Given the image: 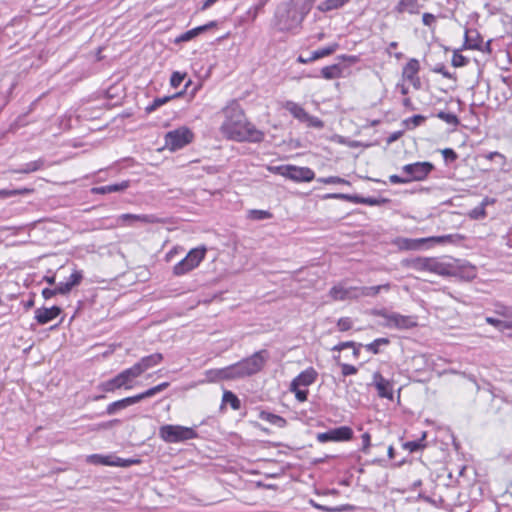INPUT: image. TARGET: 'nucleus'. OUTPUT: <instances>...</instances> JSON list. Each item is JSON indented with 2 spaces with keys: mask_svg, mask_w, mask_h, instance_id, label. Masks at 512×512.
<instances>
[{
  "mask_svg": "<svg viewBox=\"0 0 512 512\" xmlns=\"http://www.w3.org/2000/svg\"><path fill=\"white\" fill-rule=\"evenodd\" d=\"M225 120L220 130L228 139L238 142L259 143L264 139V133L248 122L240 106L233 102L223 109Z\"/></svg>",
  "mask_w": 512,
  "mask_h": 512,
  "instance_id": "f257e3e1",
  "label": "nucleus"
},
{
  "mask_svg": "<svg viewBox=\"0 0 512 512\" xmlns=\"http://www.w3.org/2000/svg\"><path fill=\"white\" fill-rule=\"evenodd\" d=\"M275 26L279 31H290L301 25L304 17L287 1L279 4L275 11Z\"/></svg>",
  "mask_w": 512,
  "mask_h": 512,
  "instance_id": "f03ea898",
  "label": "nucleus"
},
{
  "mask_svg": "<svg viewBox=\"0 0 512 512\" xmlns=\"http://www.w3.org/2000/svg\"><path fill=\"white\" fill-rule=\"evenodd\" d=\"M159 436L166 443H179L195 439L198 434L190 427L167 424L159 428Z\"/></svg>",
  "mask_w": 512,
  "mask_h": 512,
  "instance_id": "7ed1b4c3",
  "label": "nucleus"
},
{
  "mask_svg": "<svg viewBox=\"0 0 512 512\" xmlns=\"http://www.w3.org/2000/svg\"><path fill=\"white\" fill-rule=\"evenodd\" d=\"M139 377L136 373L135 369L132 367L127 368L123 371H121L119 374H117L115 377L101 382L98 385V389L103 392H114L115 390L124 388V389H131L132 382L135 378Z\"/></svg>",
  "mask_w": 512,
  "mask_h": 512,
  "instance_id": "20e7f679",
  "label": "nucleus"
},
{
  "mask_svg": "<svg viewBox=\"0 0 512 512\" xmlns=\"http://www.w3.org/2000/svg\"><path fill=\"white\" fill-rule=\"evenodd\" d=\"M206 255V248L191 249L188 254L173 267V275L183 276L199 266Z\"/></svg>",
  "mask_w": 512,
  "mask_h": 512,
  "instance_id": "39448f33",
  "label": "nucleus"
},
{
  "mask_svg": "<svg viewBox=\"0 0 512 512\" xmlns=\"http://www.w3.org/2000/svg\"><path fill=\"white\" fill-rule=\"evenodd\" d=\"M269 358V353L267 350L263 349L255 352L250 357L244 358L237 362L238 368H240V372L243 377H249L260 372L265 363Z\"/></svg>",
  "mask_w": 512,
  "mask_h": 512,
  "instance_id": "423d86ee",
  "label": "nucleus"
},
{
  "mask_svg": "<svg viewBox=\"0 0 512 512\" xmlns=\"http://www.w3.org/2000/svg\"><path fill=\"white\" fill-rule=\"evenodd\" d=\"M193 133L187 127H180L178 129L169 131L165 135V147L171 151H177L193 140Z\"/></svg>",
  "mask_w": 512,
  "mask_h": 512,
  "instance_id": "0eeeda50",
  "label": "nucleus"
},
{
  "mask_svg": "<svg viewBox=\"0 0 512 512\" xmlns=\"http://www.w3.org/2000/svg\"><path fill=\"white\" fill-rule=\"evenodd\" d=\"M276 171L294 182H310L315 178V172L309 167L283 165L276 167Z\"/></svg>",
  "mask_w": 512,
  "mask_h": 512,
  "instance_id": "6e6552de",
  "label": "nucleus"
},
{
  "mask_svg": "<svg viewBox=\"0 0 512 512\" xmlns=\"http://www.w3.org/2000/svg\"><path fill=\"white\" fill-rule=\"evenodd\" d=\"M434 169V166L430 162H415L407 164L402 167V171L407 175L408 183L411 181H422Z\"/></svg>",
  "mask_w": 512,
  "mask_h": 512,
  "instance_id": "1a4fd4ad",
  "label": "nucleus"
},
{
  "mask_svg": "<svg viewBox=\"0 0 512 512\" xmlns=\"http://www.w3.org/2000/svg\"><path fill=\"white\" fill-rule=\"evenodd\" d=\"M353 430L348 426H340L334 429H330L323 433L317 434V440L320 443L326 442H343L349 441L353 438Z\"/></svg>",
  "mask_w": 512,
  "mask_h": 512,
  "instance_id": "9d476101",
  "label": "nucleus"
},
{
  "mask_svg": "<svg viewBox=\"0 0 512 512\" xmlns=\"http://www.w3.org/2000/svg\"><path fill=\"white\" fill-rule=\"evenodd\" d=\"M384 325L388 328H396L400 330L412 329L417 326V317L401 315L393 312L389 316V322H386Z\"/></svg>",
  "mask_w": 512,
  "mask_h": 512,
  "instance_id": "9b49d317",
  "label": "nucleus"
},
{
  "mask_svg": "<svg viewBox=\"0 0 512 512\" xmlns=\"http://www.w3.org/2000/svg\"><path fill=\"white\" fill-rule=\"evenodd\" d=\"M449 276L471 281L476 277V268L469 263L459 264L458 262H453Z\"/></svg>",
  "mask_w": 512,
  "mask_h": 512,
  "instance_id": "f8f14e48",
  "label": "nucleus"
},
{
  "mask_svg": "<svg viewBox=\"0 0 512 512\" xmlns=\"http://www.w3.org/2000/svg\"><path fill=\"white\" fill-rule=\"evenodd\" d=\"M209 375H213L211 376V379L213 380H235L244 378L242 373L240 372V368H238L237 363L221 369L211 370L209 371Z\"/></svg>",
  "mask_w": 512,
  "mask_h": 512,
  "instance_id": "ddd939ff",
  "label": "nucleus"
},
{
  "mask_svg": "<svg viewBox=\"0 0 512 512\" xmlns=\"http://www.w3.org/2000/svg\"><path fill=\"white\" fill-rule=\"evenodd\" d=\"M163 360L161 353H154L145 357H142L137 363L133 365L138 376L142 375L146 370L158 365Z\"/></svg>",
  "mask_w": 512,
  "mask_h": 512,
  "instance_id": "4468645a",
  "label": "nucleus"
},
{
  "mask_svg": "<svg viewBox=\"0 0 512 512\" xmlns=\"http://www.w3.org/2000/svg\"><path fill=\"white\" fill-rule=\"evenodd\" d=\"M374 384L377 388L378 395L381 398L393 399V385L385 379L379 372L373 375Z\"/></svg>",
  "mask_w": 512,
  "mask_h": 512,
  "instance_id": "2eb2a0df",
  "label": "nucleus"
},
{
  "mask_svg": "<svg viewBox=\"0 0 512 512\" xmlns=\"http://www.w3.org/2000/svg\"><path fill=\"white\" fill-rule=\"evenodd\" d=\"M61 312L62 309L59 306H52L51 308H38L35 311V319L38 324L44 325L58 317Z\"/></svg>",
  "mask_w": 512,
  "mask_h": 512,
  "instance_id": "dca6fc26",
  "label": "nucleus"
},
{
  "mask_svg": "<svg viewBox=\"0 0 512 512\" xmlns=\"http://www.w3.org/2000/svg\"><path fill=\"white\" fill-rule=\"evenodd\" d=\"M317 372L314 368L310 367L302 371L297 377H295L291 384L290 390H295V386H309L316 380Z\"/></svg>",
  "mask_w": 512,
  "mask_h": 512,
  "instance_id": "f3484780",
  "label": "nucleus"
},
{
  "mask_svg": "<svg viewBox=\"0 0 512 512\" xmlns=\"http://www.w3.org/2000/svg\"><path fill=\"white\" fill-rule=\"evenodd\" d=\"M83 279V275L81 271L75 270L69 277L68 281L60 282L57 285V291L59 294L65 295L68 294L73 287L78 286Z\"/></svg>",
  "mask_w": 512,
  "mask_h": 512,
  "instance_id": "a211bd4d",
  "label": "nucleus"
},
{
  "mask_svg": "<svg viewBox=\"0 0 512 512\" xmlns=\"http://www.w3.org/2000/svg\"><path fill=\"white\" fill-rule=\"evenodd\" d=\"M429 257H414L409 259H404L402 261V265L404 267H408L414 269L416 271H428L429 270Z\"/></svg>",
  "mask_w": 512,
  "mask_h": 512,
  "instance_id": "6ab92c4d",
  "label": "nucleus"
},
{
  "mask_svg": "<svg viewBox=\"0 0 512 512\" xmlns=\"http://www.w3.org/2000/svg\"><path fill=\"white\" fill-rule=\"evenodd\" d=\"M130 187V181L124 180L120 183L109 184L105 186L95 187L92 189V192L95 194H108V193H116L122 192Z\"/></svg>",
  "mask_w": 512,
  "mask_h": 512,
  "instance_id": "aec40b11",
  "label": "nucleus"
},
{
  "mask_svg": "<svg viewBox=\"0 0 512 512\" xmlns=\"http://www.w3.org/2000/svg\"><path fill=\"white\" fill-rule=\"evenodd\" d=\"M136 404L135 402V399L133 396H129V397H126V398H123V399H120V400H117V401H114L112 403H110L107 407H106V411L105 413L107 415H114L116 414L118 411L120 410H123L131 405H134Z\"/></svg>",
  "mask_w": 512,
  "mask_h": 512,
  "instance_id": "412c9836",
  "label": "nucleus"
},
{
  "mask_svg": "<svg viewBox=\"0 0 512 512\" xmlns=\"http://www.w3.org/2000/svg\"><path fill=\"white\" fill-rule=\"evenodd\" d=\"M482 42V37L480 36L477 30H466L464 43L465 48L483 50Z\"/></svg>",
  "mask_w": 512,
  "mask_h": 512,
  "instance_id": "4be33fe9",
  "label": "nucleus"
},
{
  "mask_svg": "<svg viewBox=\"0 0 512 512\" xmlns=\"http://www.w3.org/2000/svg\"><path fill=\"white\" fill-rule=\"evenodd\" d=\"M451 265L452 263L441 262L436 258H430L428 272H432L440 276H449V273H451Z\"/></svg>",
  "mask_w": 512,
  "mask_h": 512,
  "instance_id": "5701e85b",
  "label": "nucleus"
},
{
  "mask_svg": "<svg viewBox=\"0 0 512 512\" xmlns=\"http://www.w3.org/2000/svg\"><path fill=\"white\" fill-rule=\"evenodd\" d=\"M283 108L287 110L294 118L301 122H304L305 118L308 117V113L299 104L293 101H286L283 104Z\"/></svg>",
  "mask_w": 512,
  "mask_h": 512,
  "instance_id": "b1692460",
  "label": "nucleus"
},
{
  "mask_svg": "<svg viewBox=\"0 0 512 512\" xmlns=\"http://www.w3.org/2000/svg\"><path fill=\"white\" fill-rule=\"evenodd\" d=\"M118 221L128 222L129 224H131L134 221H141L143 223H156L157 218L154 215H147V214L136 215V214L126 213V214L120 215L118 218Z\"/></svg>",
  "mask_w": 512,
  "mask_h": 512,
  "instance_id": "393cba45",
  "label": "nucleus"
},
{
  "mask_svg": "<svg viewBox=\"0 0 512 512\" xmlns=\"http://www.w3.org/2000/svg\"><path fill=\"white\" fill-rule=\"evenodd\" d=\"M169 386V383L168 382H163V383H160L154 387H151L149 389H147L146 391L142 392V393H139L137 395H134V399H135V402L138 403L144 399H147V398H150V397H153L155 396L156 394L164 391L167 387Z\"/></svg>",
  "mask_w": 512,
  "mask_h": 512,
  "instance_id": "a878e982",
  "label": "nucleus"
},
{
  "mask_svg": "<svg viewBox=\"0 0 512 512\" xmlns=\"http://www.w3.org/2000/svg\"><path fill=\"white\" fill-rule=\"evenodd\" d=\"M259 418L261 420L267 421V422L271 423L272 425H275L279 428H284L287 424V421L285 418H283L279 415L273 414L271 412L265 411V410H262L259 412Z\"/></svg>",
  "mask_w": 512,
  "mask_h": 512,
  "instance_id": "bb28decb",
  "label": "nucleus"
},
{
  "mask_svg": "<svg viewBox=\"0 0 512 512\" xmlns=\"http://www.w3.org/2000/svg\"><path fill=\"white\" fill-rule=\"evenodd\" d=\"M183 91H180V92H177L171 96H164V97H158V98H155L151 104H149L146 108H145V111L147 114H150L152 112H154L155 110H157L159 107H161L162 105L166 104L167 102H169L170 100L174 99V98H178L180 96L183 95Z\"/></svg>",
  "mask_w": 512,
  "mask_h": 512,
  "instance_id": "cd10ccee",
  "label": "nucleus"
},
{
  "mask_svg": "<svg viewBox=\"0 0 512 512\" xmlns=\"http://www.w3.org/2000/svg\"><path fill=\"white\" fill-rule=\"evenodd\" d=\"M353 203L366 204L369 206H382L390 203L388 198H374V197H363L360 195H354Z\"/></svg>",
  "mask_w": 512,
  "mask_h": 512,
  "instance_id": "c85d7f7f",
  "label": "nucleus"
},
{
  "mask_svg": "<svg viewBox=\"0 0 512 512\" xmlns=\"http://www.w3.org/2000/svg\"><path fill=\"white\" fill-rule=\"evenodd\" d=\"M395 11L398 13L408 12L409 14L418 13L417 0H400L395 6Z\"/></svg>",
  "mask_w": 512,
  "mask_h": 512,
  "instance_id": "c756f323",
  "label": "nucleus"
},
{
  "mask_svg": "<svg viewBox=\"0 0 512 512\" xmlns=\"http://www.w3.org/2000/svg\"><path fill=\"white\" fill-rule=\"evenodd\" d=\"M420 69V63L417 59L412 58L410 59L407 64L403 68V77L406 80H409L415 76H417Z\"/></svg>",
  "mask_w": 512,
  "mask_h": 512,
  "instance_id": "7c9ffc66",
  "label": "nucleus"
},
{
  "mask_svg": "<svg viewBox=\"0 0 512 512\" xmlns=\"http://www.w3.org/2000/svg\"><path fill=\"white\" fill-rule=\"evenodd\" d=\"M44 159L40 158L35 161L24 164L21 168L13 170V173L28 174L41 170L44 167Z\"/></svg>",
  "mask_w": 512,
  "mask_h": 512,
  "instance_id": "2f4dec72",
  "label": "nucleus"
},
{
  "mask_svg": "<svg viewBox=\"0 0 512 512\" xmlns=\"http://www.w3.org/2000/svg\"><path fill=\"white\" fill-rule=\"evenodd\" d=\"M289 2L305 18L311 11L315 0H289Z\"/></svg>",
  "mask_w": 512,
  "mask_h": 512,
  "instance_id": "473e14b6",
  "label": "nucleus"
},
{
  "mask_svg": "<svg viewBox=\"0 0 512 512\" xmlns=\"http://www.w3.org/2000/svg\"><path fill=\"white\" fill-rule=\"evenodd\" d=\"M321 75L327 80L339 78L342 75V67L340 64L325 66L321 69Z\"/></svg>",
  "mask_w": 512,
  "mask_h": 512,
  "instance_id": "72a5a7b5",
  "label": "nucleus"
},
{
  "mask_svg": "<svg viewBox=\"0 0 512 512\" xmlns=\"http://www.w3.org/2000/svg\"><path fill=\"white\" fill-rule=\"evenodd\" d=\"M339 48L338 43H332L326 47L313 51L309 57V60H317L333 54Z\"/></svg>",
  "mask_w": 512,
  "mask_h": 512,
  "instance_id": "f704fd0d",
  "label": "nucleus"
},
{
  "mask_svg": "<svg viewBox=\"0 0 512 512\" xmlns=\"http://www.w3.org/2000/svg\"><path fill=\"white\" fill-rule=\"evenodd\" d=\"M426 435H427V433L423 432L422 436L418 440L407 441V442L403 443L402 447L411 453L423 450L426 447V443H425Z\"/></svg>",
  "mask_w": 512,
  "mask_h": 512,
  "instance_id": "c9c22d12",
  "label": "nucleus"
},
{
  "mask_svg": "<svg viewBox=\"0 0 512 512\" xmlns=\"http://www.w3.org/2000/svg\"><path fill=\"white\" fill-rule=\"evenodd\" d=\"M349 1L350 0H325L317 6V9L321 12H329L343 7Z\"/></svg>",
  "mask_w": 512,
  "mask_h": 512,
  "instance_id": "e433bc0d",
  "label": "nucleus"
},
{
  "mask_svg": "<svg viewBox=\"0 0 512 512\" xmlns=\"http://www.w3.org/2000/svg\"><path fill=\"white\" fill-rule=\"evenodd\" d=\"M391 288L390 283L382 284V285H376V286H369V287H362L361 288V295L362 296H370L374 297L381 291H389Z\"/></svg>",
  "mask_w": 512,
  "mask_h": 512,
  "instance_id": "4c0bfd02",
  "label": "nucleus"
},
{
  "mask_svg": "<svg viewBox=\"0 0 512 512\" xmlns=\"http://www.w3.org/2000/svg\"><path fill=\"white\" fill-rule=\"evenodd\" d=\"M389 344L390 340L388 338H377L373 342L364 345V348L376 355L380 353V346H387Z\"/></svg>",
  "mask_w": 512,
  "mask_h": 512,
  "instance_id": "58836bf2",
  "label": "nucleus"
},
{
  "mask_svg": "<svg viewBox=\"0 0 512 512\" xmlns=\"http://www.w3.org/2000/svg\"><path fill=\"white\" fill-rule=\"evenodd\" d=\"M222 402L223 404H229L233 410H239L241 408L239 398L231 391H224Z\"/></svg>",
  "mask_w": 512,
  "mask_h": 512,
  "instance_id": "ea45409f",
  "label": "nucleus"
},
{
  "mask_svg": "<svg viewBox=\"0 0 512 512\" xmlns=\"http://www.w3.org/2000/svg\"><path fill=\"white\" fill-rule=\"evenodd\" d=\"M202 32H203V27H195V28L188 30L185 33L181 34L179 37L176 38L175 42L179 43V42L190 41L191 39L198 36Z\"/></svg>",
  "mask_w": 512,
  "mask_h": 512,
  "instance_id": "a19ab883",
  "label": "nucleus"
},
{
  "mask_svg": "<svg viewBox=\"0 0 512 512\" xmlns=\"http://www.w3.org/2000/svg\"><path fill=\"white\" fill-rule=\"evenodd\" d=\"M427 119L426 116L423 115H413L403 121V124L407 127V129H414L417 126L421 125Z\"/></svg>",
  "mask_w": 512,
  "mask_h": 512,
  "instance_id": "79ce46f5",
  "label": "nucleus"
},
{
  "mask_svg": "<svg viewBox=\"0 0 512 512\" xmlns=\"http://www.w3.org/2000/svg\"><path fill=\"white\" fill-rule=\"evenodd\" d=\"M439 119L445 121L447 124L453 125L454 127L459 125L458 117L450 112L440 111L436 115Z\"/></svg>",
  "mask_w": 512,
  "mask_h": 512,
  "instance_id": "37998d69",
  "label": "nucleus"
},
{
  "mask_svg": "<svg viewBox=\"0 0 512 512\" xmlns=\"http://www.w3.org/2000/svg\"><path fill=\"white\" fill-rule=\"evenodd\" d=\"M267 2H268V0H259V2L256 5H254L248 9L247 17L251 21H254L257 18L258 14L262 11V9L264 8V6L266 5Z\"/></svg>",
  "mask_w": 512,
  "mask_h": 512,
  "instance_id": "c03bdc74",
  "label": "nucleus"
},
{
  "mask_svg": "<svg viewBox=\"0 0 512 512\" xmlns=\"http://www.w3.org/2000/svg\"><path fill=\"white\" fill-rule=\"evenodd\" d=\"M248 217L252 220H265L272 217V214L266 210H250L248 213Z\"/></svg>",
  "mask_w": 512,
  "mask_h": 512,
  "instance_id": "a18cd8bd",
  "label": "nucleus"
},
{
  "mask_svg": "<svg viewBox=\"0 0 512 512\" xmlns=\"http://www.w3.org/2000/svg\"><path fill=\"white\" fill-rule=\"evenodd\" d=\"M468 216L470 219L473 220H480L484 219L487 216L486 210L483 206L480 204L476 207H474L470 212L468 213Z\"/></svg>",
  "mask_w": 512,
  "mask_h": 512,
  "instance_id": "49530a36",
  "label": "nucleus"
},
{
  "mask_svg": "<svg viewBox=\"0 0 512 512\" xmlns=\"http://www.w3.org/2000/svg\"><path fill=\"white\" fill-rule=\"evenodd\" d=\"M317 181L324 183V184H345V185L351 184L348 180L338 177V176L322 177V178H318Z\"/></svg>",
  "mask_w": 512,
  "mask_h": 512,
  "instance_id": "de8ad7c7",
  "label": "nucleus"
},
{
  "mask_svg": "<svg viewBox=\"0 0 512 512\" xmlns=\"http://www.w3.org/2000/svg\"><path fill=\"white\" fill-rule=\"evenodd\" d=\"M329 294L334 300H344L348 295V291L340 286H334L330 289Z\"/></svg>",
  "mask_w": 512,
  "mask_h": 512,
  "instance_id": "09e8293b",
  "label": "nucleus"
},
{
  "mask_svg": "<svg viewBox=\"0 0 512 512\" xmlns=\"http://www.w3.org/2000/svg\"><path fill=\"white\" fill-rule=\"evenodd\" d=\"M89 458L93 463H96V464L114 466V464H113L114 460H111V458H112L111 456H102V455L94 454V455H91Z\"/></svg>",
  "mask_w": 512,
  "mask_h": 512,
  "instance_id": "8fccbe9b",
  "label": "nucleus"
},
{
  "mask_svg": "<svg viewBox=\"0 0 512 512\" xmlns=\"http://www.w3.org/2000/svg\"><path fill=\"white\" fill-rule=\"evenodd\" d=\"M185 77H186V73H181V72H178V71L173 72L172 75H171V78H170V85L173 88L179 87L180 84L185 79Z\"/></svg>",
  "mask_w": 512,
  "mask_h": 512,
  "instance_id": "3c124183",
  "label": "nucleus"
},
{
  "mask_svg": "<svg viewBox=\"0 0 512 512\" xmlns=\"http://www.w3.org/2000/svg\"><path fill=\"white\" fill-rule=\"evenodd\" d=\"M468 59L460 54L458 51H455L452 57V65L454 67H463L467 65Z\"/></svg>",
  "mask_w": 512,
  "mask_h": 512,
  "instance_id": "603ef678",
  "label": "nucleus"
},
{
  "mask_svg": "<svg viewBox=\"0 0 512 512\" xmlns=\"http://www.w3.org/2000/svg\"><path fill=\"white\" fill-rule=\"evenodd\" d=\"M323 199H341L353 203L354 195L344 193H329L324 195Z\"/></svg>",
  "mask_w": 512,
  "mask_h": 512,
  "instance_id": "864d4df0",
  "label": "nucleus"
},
{
  "mask_svg": "<svg viewBox=\"0 0 512 512\" xmlns=\"http://www.w3.org/2000/svg\"><path fill=\"white\" fill-rule=\"evenodd\" d=\"M305 123L308 124V126L321 129L324 127V123L322 120H320L318 117L312 116L308 114V117L304 120Z\"/></svg>",
  "mask_w": 512,
  "mask_h": 512,
  "instance_id": "5fc2aeb1",
  "label": "nucleus"
},
{
  "mask_svg": "<svg viewBox=\"0 0 512 512\" xmlns=\"http://www.w3.org/2000/svg\"><path fill=\"white\" fill-rule=\"evenodd\" d=\"M441 153L446 163L454 162L458 158L457 153L452 148H445Z\"/></svg>",
  "mask_w": 512,
  "mask_h": 512,
  "instance_id": "6e6d98bb",
  "label": "nucleus"
},
{
  "mask_svg": "<svg viewBox=\"0 0 512 512\" xmlns=\"http://www.w3.org/2000/svg\"><path fill=\"white\" fill-rule=\"evenodd\" d=\"M353 322L349 317H341L337 321V327L340 331H348L352 328Z\"/></svg>",
  "mask_w": 512,
  "mask_h": 512,
  "instance_id": "4d7b16f0",
  "label": "nucleus"
},
{
  "mask_svg": "<svg viewBox=\"0 0 512 512\" xmlns=\"http://www.w3.org/2000/svg\"><path fill=\"white\" fill-rule=\"evenodd\" d=\"M361 439H362V447L360 450L363 453L367 454L371 447V435L368 432H365L364 434H362Z\"/></svg>",
  "mask_w": 512,
  "mask_h": 512,
  "instance_id": "13d9d810",
  "label": "nucleus"
},
{
  "mask_svg": "<svg viewBox=\"0 0 512 512\" xmlns=\"http://www.w3.org/2000/svg\"><path fill=\"white\" fill-rule=\"evenodd\" d=\"M339 365L342 369V375L345 377L349 375H354L358 371L357 368L351 364L340 363Z\"/></svg>",
  "mask_w": 512,
  "mask_h": 512,
  "instance_id": "bf43d9fd",
  "label": "nucleus"
},
{
  "mask_svg": "<svg viewBox=\"0 0 512 512\" xmlns=\"http://www.w3.org/2000/svg\"><path fill=\"white\" fill-rule=\"evenodd\" d=\"M299 387L300 386H295V390H291V391L295 393V397L298 401L304 402L307 400L309 392H308V390L300 389Z\"/></svg>",
  "mask_w": 512,
  "mask_h": 512,
  "instance_id": "052dcab7",
  "label": "nucleus"
},
{
  "mask_svg": "<svg viewBox=\"0 0 512 512\" xmlns=\"http://www.w3.org/2000/svg\"><path fill=\"white\" fill-rule=\"evenodd\" d=\"M32 192H33L32 188H22V189H13V190L6 189L7 198L16 196V195H26V194H30Z\"/></svg>",
  "mask_w": 512,
  "mask_h": 512,
  "instance_id": "680f3d73",
  "label": "nucleus"
},
{
  "mask_svg": "<svg viewBox=\"0 0 512 512\" xmlns=\"http://www.w3.org/2000/svg\"><path fill=\"white\" fill-rule=\"evenodd\" d=\"M135 462L136 461L132 460V459H123L120 457H115L113 464H114V466H117V467H129Z\"/></svg>",
  "mask_w": 512,
  "mask_h": 512,
  "instance_id": "e2e57ef3",
  "label": "nucleus"
},
{
  "mask_svg": "<svg viewBox=\"0 0 512 512\" xmlns=\"http://www.w3.org/2000/svg\"><path fill=\"white\" fill-rule=\"evenodd\" d=\"M432 71L435 73L442 74L445 78H452V74L446 69L444 64H437Z\"/></svg>",
  "mask_w": 512,
  "mask_h": 512,
  "instance_id": "0e129e2a",
  "label": "nucleus"
},
{
  "mask_svg": "<svg viewBox=\"0 0 512 512\" xmlns=\"http://www.w3.org/2000/svg\"><path fill=\"white\" fill-rule=\"evenodd\" d=\"M422 22L425 26L432 27L436 22V17L431 13H424Z\"/></svg>",
  "mask_w": 512,
  "mask_h": 512,
  "instance_id": "69168bd1",
  "label": "nucleus"
},
{
  "mask_svg": "<svg viewBox=\"0 0 512 512\" xmlns=\"http://www.w3.org/2000/svg\"><path fill=\"white\" fill-rule=\"evenodd\" d=\"M354 345V341L340 342L332 348V351H342L343 349L351 348Z\"/></svg>",
  "mask_w": 512,
  "mask_h": 512,
  "instance_id": "338daca9",
  "label": "nucleus"
},
{
  "mask_svg": "<svg viewBox=\"0 0 512 512\" xmlns=\"http://www.w3.org/2000/svg\"><path fill=\"white\" fill-rule=\"evenodd\" d=\"M496 312L504 317L512 318V308L511 307L500 306Z\"/></svg>",
  "mask_w": 512,
  "mask_h": 512,
  "instance_id": "774afa93",
  "label": "nucleus"
}]
</instances>
